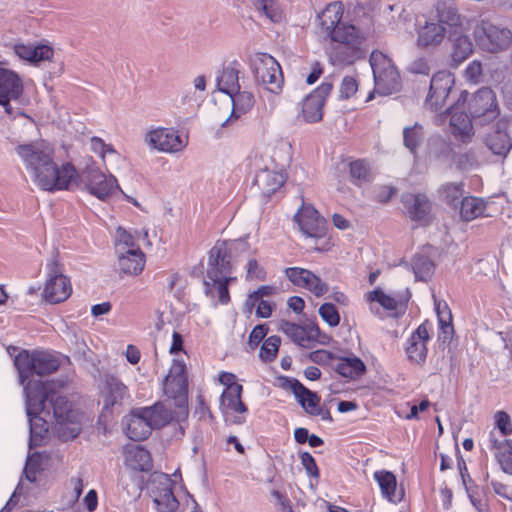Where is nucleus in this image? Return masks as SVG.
Wrapping results in <instances>:
<instances>
[{"label":"nucleus","mask_w":512,"mask_h":512,"mask_svg":"<svg viewBox=\"0 0 512 512\" xmlns=\"http://www.w3.org/2000/svg\"><path fill=\"white\" fill-rule=\"evenodd\" d=\"M16 153L30 172L32 181L41 190L56 192L70 190L79 181V173L71 162L58 165L54 148L47 142L35 141L18 145Z\"/></svg>","instance_id":"f257e3e1"},{"label":"nucleus","mask_w":512,"mask_h":512,"mask_svg":"<svg viewBox=\"0 0 512 512\" xmlns=\"http://www.w3.org/2000/svg\"><path fill=\"white\" fill-rule=\"evenodd\" d=\"M26 412L28 416L41 414L46 402L51 403L53 416L59 425V436L67 441L76 438L80 431V414L66 397L52 389L51 382L28 381L24 387Z\"/></svg>","instance_id":"f03ea898"},{"label":"nucleus","mask_w":512,"mask_h":512,"mask_svg":"<svg viewBox=\"0 0 512 512\" xmlns=\"http://www.w3.org/2000/svg\"><path fill=\"white\" fill-rule=\"evenodd\" d=\"M463 30V18L452 4L438 3L435 15L430 16L416 28V46L430 49L440 46L447 34H457Z\"/></svg>","instance_id":"7ed1b4c3"},{"label":"nucleus","mask_w":512,"mask_h":512,"mask_svg":"<svg viewBox=\"0 0 512 512\" xmlns=\"http://www.w3.org/2000/svg\"><path fill=\"white\" fill-rule=\"evenodd\" d=\"M369 63L373 73L374 89L368 94L367 102L374 99L375 94L388 96L400 90V73L388 55L374 50L370 54Z\"/></svg>","instance_id":"20e7f679"},{"label":"nucleus","mask_w":512,"mask_h":512,"mask_svg":"<svg viewBox=\"0 0 512 512\" xmlns=\"http://www.w3.org/2000/svg\"><path fill=\"white\" fill-rule=\"evenodd\" d=\"M14 365L21 384H24L32 375L45 376L56 372L61 361L57 354L50 351L23 349L15 356Z\"/></svg>","instance_id":"39448f33"},{"label":"nucleus","mask_w":512,"mask_h":512,"mask_svg":"<svg viewBox=\"0 0 512 512\" xmlns=\"http://www.w3.org/2000/svg\"><path fill=\"white\" fill-rule=\"evenodd\" d=\"M173 419L172 413L161 405L139 409L129 415L126 435L133 441H143L149 437L154 425H165Z\"/></svg>","instance_id":"423d86ee"},{"label":"nucleus","mask_w":512,"mask_h":512,"mask_svg":"<svg viewBox=\"0 0 512 512\" xmlns=\"http://www.w3.org/2000/svg\"><path fill=\"white\" fill-rule=\"evenodd\" d=\"M279 330L295 345L305 349H312L318 345L328 346L333 340L332 336L322 331L314 321L295 323L282 320Z\"/></svg>","instance_id":"0eeeda50"},{"label":"nucleus","mask_w":512,"mask_h":512,"mask_svg":"<svg viewBox=\"0 0 512 512\" xmlns=\"http://www.w3.org/2000/svg\"><path fill=\"white\" fill-rule=\"evenodd\" d=\"M165 395L174 400L177 408V420L188 417V383L186 365L183 360H173L163 383Z\"/></svg>","instance_id":"6e6552de"},{"label":"nucleus","mask_w":512,"mask_h":512,"mask_svg":"<svg viewBox=\"0 0 512 512\" xmlns=\"http://www.w3.org/2000/svg\"><path fill=\"white\" fill-rule=\"evenodd\" d=\"M332 42L341 44L345 51L335 54L339 64H351L361 57L362 46L366 41L365 33L353 24L343 22L327 36Z\"/></svg>","instance_id":"1a4fd4ad"},{"label":"nucleus","mask_w":512,"mask_h":512,"mask_svg":"<svg viewBox=\"0 0 512 512\" xmlns=\"http://www.w3.org/2000/svg\"><path fill=\"white\" fill-rule=\"evenodd\" d=\"M250 68L255 81L272 93H278L284 77L278 61L267 53H256L250 59Z\"/></svg>","instance_id":"9d476101"},{"label":"nucleus","mask_w":512,"mask_h":512,"mask_svg":"<svg viewBox=\"0 0 512 512\" xmlns=\"http://www.w3.org/2000/svg\"><path fill=\"white\" fill-rule=\"evenodd\" d=\"M470 116L494 120L499 116V107L496 95L491 88L483 87L470 96L467 91H462L457 99V106L465 107Z\"/></svg>","instance_id":"9b49d317"},{"label":"nucleus","mask_w":512,"mask_h":512,"mask_svg":"<svg viewBox=\"0 0 512 512\" xmlns=\"http://www.w3.org/2000/svg\"><path fill=\"white\" fill-rule=\"evenodd\" d=\"M473 37L482 50L491 53L504 51L512 43V33L509 29L484 20L478 22L473 28Z\"/></svg>","instance_id":"f8f14e48"},{"label":"nucleus","mask_w":512,"mask_h":512,"mask_svg":"<svg viewBox=\"0 0 512 512\" xmlns=\"http://www.w3.org/2000/svg\"><path fill=\"white\" fill-rule=\"evenodd\" d=\"M243 388L223 390L220 396V411L225 423L242 425L246 422L248 407L242 401Z\"/></svg>","instance_id":"ddd939ff"},{"label":"nucleus","mask_w":512,"mask_h":512,"mask_svg":"<svg viewBox=\"0 0 512 512\" xmlns=\"http://www.w3.org/2000/svg\"><path fill=\"white\" fill-rule=\"evenodd\" d=\"M284 275L297 288L309 291L314 297H323L329 291V285L309 269L294 266L284 269Z\"/></svg>","instance_id":"4468645a"},{"label":"nucleus","mask_w":512,"mask_h":512,"mask_svg":"<svg viewBox=\"0 0 512 512\" xmlns=\"http://www.w3.org/2000/svg\"><path fill=\"white\" fill-rule=\"evenodd\" d=\"M300 231L310 238H324L327 234L326 219L311 205L303 203L294 215Z\"/></svg>","instance_id":"2eb2a0df"},{"label":"nucleus","mask_w":512,"mask_h":512,"mask_svg":"<svg viewBox=\"0 0 512 512\" xmlns=\"http://www.w3.org/2000/svg\"><path fill=\"white\" fill-rule=\"evenodd\" d=\"M332 89L333 84L331 82H322L303 99L299 116L307 123L321 121L326 98L329 96Z\"/></svg>","instance_id":"dca6fc26"},{"label":"nucleus","mask_w":512,"mask_h":512,"mask_svg":"<svg viewBox=\"0 0 512 512\" xmlns=\"http://www.w3.org/2000/svg\"><path fill=\"white\" fill-rule=\"evenodd\" d=\"M50 272L51 274L46 280L43 289V298L50 304L64 302L72 293L70 279L60 272L58 263L55 260L50 264Z\"/></svg>","instance_id":"f3484780"},{"label":"nucleus","mask_w":512,"mask_h":512,"mask_svg":"<svg viewBox=\"0 0 512 512\" xmlns=\"http://www.w3.org/2000/svg\"><path fill=\"white\" fill-rule=\"evenodd\" d=\"M453 85V74L448 71H438L435 73L430 81V88L425 100V106L434 112L442 110Z\"/></svg>","instance_id":"a211bd4d"},{"label":"nucleus","mask_w":512,"mask_h":512,"mask_svg":"<svg viewBox=\"0 0 512 512\" xmlns=\"http://www.w3.org/2000/svg\"><path fill=\"white\" fill-rule=\"evenodd\" d=\"M24 92L21 77L12 69L0 67V105L8 115L13 114L11 101L20 99Z\"/></svg>","instance_id":"6ab92c4d"},{"label":"nucleus","mask_w":512,"mask_h":512,"mask_svg":"<svg viewBox=\"0 0 512 512\" xmlns=\"http://www.w3.org/2000/svg\"><path fill=\"white\" fill-rule=\"evenodd\" d=\"M84 177L89 193L100 200H107L119 189L117 179L111 174H104L98 167H87Z\"/></svg>","instance_id":"aec40b11"},{"label":"nucleus","mask_w":512,"mask_h":512,"mask_svg":"<svg viewBox=\"0 0 512 512\" xmlns=\"http://www.w3.org/2000/svg\"><path fill=\"white\" fill-rule=\"evenodd\" d=\"M432 328V323L425 320L408 337L405 352L411 363L420 365L426 361L427 343L430 340Z\"/></svg>","instance_id":"412c9836"},{"label":"nucleus","mask_w":512,"mask_h":512,"mask_svg":"<svg viewBox=\"0 0 512 512\" xmlns=\"http://www.w3.org/2000/svg\"><path fill=\"white\" fill-rule=\"evenodd\" d=\"M145 141L153 148L162 152L175 153L183 150L187 140L182 138L173 128L159 127L148 131Z\"/></svg>","instance_id":"4be33fe9"},{"label":"nucleus","mask_w":512,"mask_h":512,"mask_svg":"<svg viewBox=\"0 0 512 512\" xmlns=\"http://www.w3.org/2000/svg\"><path fill=\"white\" fill-rule=\"evenodd\" d=\"M291 389L306 413L311 416H320L324 421H332L330 411L321 407L320 397L316 393L310 391L298 380L291 383Z\"/></svg>","instance_id":"5701e85b"},{"label":"nucleus","mask_w":512,"mask_h":512,"mask_svg":"<svg viewBox=\"0 0 512 512\" xmlns=\"http://www.w3.org/2000/svg\"><path fill=\"white\" fill-rule=\"evenodd\" d=\"M483 142L494 155L505 157L512 148V138L507 132V123L498 121L486 133Z\"/></svg>","instance_id":"b1692460"},{"label":"nucleus","mask_w":512,"mask_h":512,"mask_svg":"<svg viewBox=\"0 0 512 512\" xmlns=\"http://www.w3.org/2000/svg\"><path fill=\"white\" fill-rule=\"evenodd\" d=\"M232 255L225 242H217L209 251L206 274L230 275L232 272Z\"/></svg>","instance_id":"393cba45"},{"label":"nucleus","mask_w":512,"mask_h":512,"mask_svg":"<svg viewBox=\"0 0 512 512\" xmlns=\"http://www.w3.org/2000/svg\"><path fill=\"white\" fill-rule=\"evenodd\" d=\"M232 255L225 242H217L209 251L206 274L230 275L232 272Z\"/></svg>","instance_id":"a878e982"},{"label":"nucleus","mask_w":512,"mask_h":512,"mask_svg":"<svg viewBox=\"0 0 512 512\" xmlns=\"http://www.w3.org/2000/svg\"><path fill=\"white\" fill-rule=\"evenodd\" d=\"M13 52L19 59L32 65L51 61L54 57V49L50 45L42 43L17 42L13 45Z\"/></svg>","instance_id":"bb28decb"},{"label":"nucleus","mask_w":512,"mask_h":512,"mask_svg":"<svg viewBox=\"0 0 512 512\" xmlns=\"http://www.w3.org/2000/svg\"><path fill=\"white\" fill-rule=\"evenodd\" d=\"M485 443L502 470L512 474V440L500 439L496 431L491 430Z\"/></svg>","instance_id":"cd10ccee"},{"label":"nucleus","mask_w":512,"mask_h":512,"mask_svg":"<svg viewBox=\"0 0 512 512\" xmlns=\"http://www.w3.org/2000/svg\"><path fill=\"white\" fill-rule=\"evenodd\" d=\"M103 408L111 410L115 406H121L124 400L130 397L128 387L117 377H106L101 388Z\"/></svg>","instance_id":"c85d7f7f"},{"label":"nucleus","mask_w":512,"mask_h":512,"mask_svg":"<svg viewBox=\"0 0 512 512\" xmlns=\"http://www.w3.org/2000/svg\"><path fill=\"white\" fill-rule=\"evenodd\" d=\"M461 108L463 107L457 106L456 103L450 110V132L456 140L468 143L474 136V127L470 116L464 111H459Z\"/></svg>","instance_id":"c756f323"},{"label":"nucleus","mask_w":512,"mask_h":512,"mask_svg":"<svg viewBox=\"0 0 512 512\" xmlns=\"http://www.w3.org/2000/svg\"><path fill=\"white\" fill-rule=\"evenodd\" d=\"M287 180V174L283 170H261L254 179V184L258 187L264 197H271L280 191Z\"/></svg>","instance_id":"7c9ffc66"},{"label":"nucleus","mask_w":512,"mask_h":512,"mask_svg":"<svg viewBox=\"0 0 512 512\" xmlns=\"http://www.w3.org/2000/svg\"><path fill=\"white\" fill-rule=\"evenodd\" d=\"M236 281L237 277L235 276L216 275V277H211L206 274L203 281L205 294L213 298L217 296L221 305H227L231 300L229 285Z\"/></svg>","instance_id":"2f4dec72"},{"label":"nucleus","mask_w":512,"mask_h":512,"mask_svg":"<svg viewBox=\"0 0 512 512\" xmlns=\"http://www.w3.org/2000/svg\"><path fill=\"white\" fill-rule=\"evenodd\" d=\"M402 203L412 220L428 221L431 212V202L425 194H404L402 196Z\"/></svg>","instance_id":"473e14b6"},{"label":"nucleus","mask_w":512,"mask_h":512,"mask_svg":"<svg viewBox=\"0 0 512 512\" xmlns=\"http://www.w3.org/2000/svg\"><path fill=\"white\" fill-rule=\"evenodd\" d=\"M118 264L122 273L138 276L144 270L146 256L140 248L121 251L118 256Z\"/></svg>","instance_id":"72a5a7b5"},{"label":"nucleus","mask_w":512,"mask_h":512,"mask_svg":"<svg viewBox=\"0 0 512 512\" xmlns=\"http://www.w3.org/2000/svg\"><path fill=\"white\" fill-rule=\"evenodd\" d=\"M153 498L156 508L160 512H175L179 506L173 493L172 481L169 478H165L163 482L159 483L153 491Z\"/></svg>","instance_id":"f704fd0d"},{"label":"nucleus","mask_w":512,"mask_h":512,"mask_svg":"<svg viewBox=\"0 0 512 512\" xmlns=\"http://www.w3.org/2000/svg\"><path fill=\"white\" fill-rule=\"evenodd\" d=\"M343 14L344 5L341 1L329 3L319 14L321 29L327 36L344 22L342 21Z\"/></svg>","instance_id":"c9c22d12"},{"label":"nucleus","mask_w":512,"mask_h":512,"mask_svg":"<svg viewBox=\"0 0 512 512\" xmlns=\"http://www.w3.org/2000/svg\"><path fill=\"white\" fill-rule=\"evenodd\" d=\"M457 209L461 220L470 222L485 216L487 202L481 197L466 195L461 199Z\"/></svg>","instance_id":"e433bc0d"},{"label":"nucleus","mask_w":512,"mask_h":512,"mask_svg":"<svg viewBox=\"0 0 512 512\" xmlns=\"http://www.w3.org/2000/svg\"><path fill=\"white\" fill-rule=\"evenodd\" d=\"M335 371L343 378L356 380L367 371L365 363L357 356L339 357Z\"/></svg>","instance_id":"4c0bfd02"},{"label":"nucleus","mask_w":512,"mask_h":512,"mask_svg":"<svg viewBox=\"0 0 512 512\" xmlns=\"http://www.w3.org/2000/svg\"><path fill=\"white\" fill-rule=\"evenodd\" d=\"M239 62L234 60L225 66L217 77V85L220 91L232 95L239 89Z\"/></svg>","instance_id":"58836bf2"},{"label":"nucleus","mask_w":512,"mask_h":512,"mask_svg":"<svg viewBox=\"0 0 512 512\" xmlns=\"http://www.w3.org/2000/svg\"><path fill=\"white\" fill-rule=\"evenodd\" d=\"M126 464L136 471L147 472L152 468L150 452L141 446H132L125 452Z\"/></svg>","instance_id":"ea45409f"},{"label":"nucleus","mask_w":512,"mask_h":512,"mask_svg":"<svg viewBox=\"0 0 512 512\" xmlns=\"http://www.w3.org/2000/svg\"><path fill=\"white\" fill-rule=\"evenodd\" d=\"M465 193L464 182H446L438 188L440 199L452 209L456 210Z\"/></svg>","instance_id":"a19ab883"},{"label":"nucleus","mask_w":512,"mask_h":512,"mask_svg":"<svg viewBox=\"0 0 512 512\" xmlns=\"http://www.w3.org/2000/svg\"><path fill=\"white\" fill-rule=\"evenodd\" d=\"M232 99V112L230 117L223 123L226 125L232 118L238 119L242 114L247 113L254 106V96L247 91H236L235 94L230 95Z\"/></svg>","instance_id":"79ce46f5"},{"label":"nucleus","mask_w":512,"mask_h":512,"mask_svg":"<svg viewBox=\"0 0 512 512\" xmlns=\"http://www.w3.org/2000/svg\"><path fill=\"white\" fill-rule=\"evenodd\" d=\"M473 53V43L466 35L457 37L451 52V65L458 67Z\"/></svg>","instance_id":"37998d69"},{"label":"nucleus","mask_w":512,"mask_h":512,"mask_svg":"<svg viewBox=\"0 0 512 512\" xmlns=\"http://www.w3.org/2000/svg\"><path fill=\"white\" fill-rule=\"evenodd\" d=\"M350 181L356 185L361 186L363 183L370 182L372 179V172L369 163L364 159H357L350 161L348 164Z\"/></svg>","instance_id":"c03bdc74"},{"label":"nucleus","mask_w":512,"mask_h":512,"mask_svg":"<svg viewBox=\"0 0 512 512\" xmlns=\"http://www.w3.org/2000/svg\"><path fill=\"white\" fill-rule=\"evenodd\" d=\"M424 129L419 123H415L413 126L405 127L403 129V142L407 149L412 154L417 153V149L424 140Z\"/></svg>","instance_id":"a18cd8bd"},{"label":"nucleus","mask_w":512,"mask_h":512,"mask_svg":"<svg viewBox=\"0 0 512 512\" xmlns=\"http://www.w3.org/2000/svg\"><path fill=\"white\" fill-rule=\"evenodd\" d=\"M374 479L379 484L383 496L391 501L395 496L397 486L395 475L390 471L381 470L374 473Z\"/></svg>","instance_id":"49530a36"},{"label":"nucleus","mask_w":512,"mask_h":512,"mask_svg":"<svg viewBox=\"0 0 512 512\" xmlns=\"http://www.w3.org/2000/svg\"><path fill=\"white\" fill-rule=\"evenodd\" d=\"M446 312L440 310V304L436 306L439 326V339L443 342L451 340L454 334V327L452 324V314L446 304H444Z\"/></svg>","instance_id":"de8ad7c7"},{"label":"nucleus","mask_w":512,"mask_h":512,"mask_svg":"<svg viewBox=\"0 0 512 512\" xmlns=\"http://www.w3.org/2000/svg\"><path fill=\"white\" fill-rule=\"evenodd\" d=\"M366 300L369 303L377 302L387 311H395L399 302L396 298L386 294L382 289L376 288L366 294Z\"/></svg>","instance_id":"09e8293b"},{"label":"nucleus","mask_w":512,"mask_h":512,"mask_svg":"<svg viewBox=\"0 0 512 512\" xmlns=\"http://www.w3.org/2000/svg\"><path fill=\"white\" fill-rule=\"evenodd\" d=\"M30 421V443L34 446H40L48 433L46 422L38 415L28 416Z\"/></svg>","instance_id":"8fccbe9b"},{"label":"nucleus","mask_w":512,"mask_h":512,"mask_svg":"<svg viewBox=\"0 0 512 512\" xmlns=\"http://www.w3.org/2000/svg\"><path fill=\"white\" fill-rule=\"evenodd\" d=\"M493 418L495 424L493 430L496 431L500 439H507L508 436L512 435V420L506 411H496Z\"/></svg>","instance_id":"3c124183"},{"label":"nucleus","mask_w":512,"mask_h":512,"mask_svg":"<svg viewBox=\"0 0 512 512\" xmlns=\"http://www.w3.org/2000/svg\"><path fill=\"white\" fill-rule=\"evenodd\" d=\"M255 7L270 21L277 23L282 20V11L278 8L274 0H255Z\"/></svg>","instance_id":"603ef678"},{"label":"nucleus","mask_w":512,"mask_h":512,"mask_svg":"<svg viewBox=\"0 0 512 512\" xmlns=\"http://www.w3.org/2000/svg\"><path fill=\"white\" fill-rule=\"evenodd\" d=\"M280 344L279 336L272 335L265 339L259 351L260 359L264 362H272L277 357Z\"/></svg>","instance_id":"864d4df0"},{"label":"nucleus","mask_w":512,"mask_h":512,"mask_svg":"<svg viewBox=\"0 0 512 512\" xmlns=\"http://www.w3.org/2000/svg\"><path fill=\"white\" fill-rule=\"evenodd\" d=\"M277 293V288L274 285H261L253 292L247 295L245 300V308L248 312H252L258 300H264V297H269Z\"/></svg>","instance_id":"5fc2aeb1"},{"label":"nucleus","mask_w":512,"mask_h":512,"mask_svg":"<svg viewBox=\"0 0 512 512\" xmlns=\"http://www.w3.org/2000/svg\"><path fill=\"white\" fill-rule=\"evenodd\" d=\"M115 247L118 253L131 250L132 248H140L135 236L122 227H118L116 230Z\"/></svg>","instance_id":"6e6d98bb"},{"label":"nucleus","mask_w":512,"mask_h":512,"mask_svg":"<svg viewBox=\"0 0 512 512\" xmlns=\"http://www.w3.org/2000/svg\"><path fill=\"white\" fill-rule=\"evenodd\" d=\"M319 316L329 327H337L340 324V313L337 307L329 302L320 305L318 309Z\"/></svg>","instance_id":"4d7b16f0"},{"label":"nucleus","mask_w":512,"mask_h":512,"mask_svg":"<svg viewBox=\"0 0 512 512\" xmlns=\"http://www.w3.org/2000/svg\"><path fill=\"white\" fill-rule=\"evenodd\" d=\"M90 150L100 157L104 165L106 164V156L118 155L111 144H107L102 138L97 136L91 137Z\"/></svg>","instance_id":"13d9d810"},{"label":"nucleus","mask_w":512,"mask_h":512,"mask_svg":"<svg viewBox=\"0 0 512 512\" xmlns=\"http://www.w3.org/2000/svg\"><path fill=\"white\" fill-rule=\"evenodd\" d=\"M482 74V64L478 60H473L470 62L464 71L466 80L473 84H478L481 82Z\"/></svg>","instance_id":"bf43d9fd"},{"label":"nucleus","mask_w":512,"mask_h":512,"mask_svg":"<svg viewBox=\"0 0 512 512\" xmlns=\"http://www.w3.org/2000/svg\"><path fill=\"white\" fill-rule=\"evenodd\" d=\"M358 90L357 80L352 76H345L342 79L339 93L342 99H349L352 97Z\"/></svg>","instance_id":"052dcab7"},{"label":"nucleus","mask_w":512,"mask_h":512,"mask_svg":"<svg viewBox=\"0 0 512 512\" xmlns=\"http://www.w3.org/2000/svg\"><path fill=\"white\" fill-rule=\"evenodd\" d=\"M299 457L306 472L313 478H319L320 472L314 457L309 452H302Z\"/></svg>","instance_id":"680f3d73"},{"label":"nucleus","mask_w":512,"mask_h":512,"mask_svg":"<svg viewBox=\"0 0 512 512\" xmlns=\"http://www.w3.org/2000/svg\"><path fill=\"white\" fill-rule=\"evenodd\" d=\"M269 327L267 324H258L256 325L248 338V344L251 348H256L260 342L265 338V336L268 334Z\"/></svg>","instance_id":"e2e57ef3"},{"label":"nucleus","mask_w":512,"mask_h":512,"mask_svg":"<svg viewBox=\"0 0 512 512\" xmlns=\"http://www.w3.org/2000/svg\"><path fill=\"white\" fill-rule=\"evenodd\" d=\"M308 358L313 363L318 365H328L334 359V355L332 352L327 350H314L308 354Z\"/></svg>","instance_id":"0e129e2a"},{"label":"nucleus","mask_w":512,"mask_h":512,"mask_svg":"<svg viewBox=\"0 0 512 512\" xmlns=\"http://www.w3.org/2000/svg\"><path fill=\"white\" fill-rule=\"evenodd\" d=\"M247 279H257L260 281L265 280L266 278V271L265 269L260 266L255 259H251L247 263Z\"/></svg>","instance_id":"69168bd1"},{"label":"nucleus","mask_w":512,"mask_h":512,"mask_svg":"<svg viewBox=\"0 0 512 512\" xmlns=\"http://www.w3.org/2000/svg\"><path fill=\"white\" fill-rule=\"evenodd\" d=\"M254 308H256L255 314L258 318H269L276 308V304L273 301L258 300Z\"/></svg>","instance_id":"338daca9"},{"label":"nucleus","mask_w":512,"mask_h":512,"mask_svg":"<svg viewBox=\"0 0 512 512\" xmlns=\"http://www.w3.org/2000/svg\"><path fill=\"white\" fill-rule=\"evenodd\" d=\"M491 487L493 491L504 499L512 501V486H509L500 481L492 480Z\"/></svg>","instance_id":"774afa93"}]
</instances>
